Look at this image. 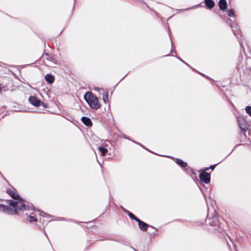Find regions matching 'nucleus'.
<instances>
[{
    "instance_id": "5701e85b",
    "label": "nucleus",
    "mask_w": 251,
    "mask_h": 251,
    "mask_svg": "<svg viewBox=\"0 0 251 251\" xmlns=\"http://www.w3.org/2000/svg\"><path fill=\"white\" fill-rule=\"evenodd\" d=\"M240 44L241 46L243 47V43H242V42H240Z\"/></svg>"
},
{
    "instance_id": "412c9836",
    "label": "nucleus",
    "mask_w": 251,
    "mask_h": 251,
    "mask_svg": "<svg viewBox=\"0 0 251 251\" xmlns=\"http://www.w3.org/2000/svg\"><path fill=\"white\" fill-rule=\"evenodd\" d=\"M216 166V164H215V165H211V166L209 168H209V169H212V170H214V168H215Z\"/></svg>"
},
{
    "instance_id": "2eb2a0df",
    "label": "nucleus",
    "mask_w": 251,
    "mask_h": 251,
    "mask_svg": "<svg viewBox=\"0 0 251 251\" xmlns=\"http://www.w3.org/2000/svg\"><path fill=\"white\" fill-rule=\"evenodd\" d=\"M45 79H46V81L48 83H49L50 84H51V83H52L53 82V81L54 80V78L50 74H47L45 76Z\"/></svg>"
},
{
    "instance_id": "39448f33",
    "label": "nucleus",
    "mask_w": 251,
    "mask_h": 251,
    "mask_svg": "<svg viewBox=\"0 0 251 251\" xmlns=\"http://www.w3.org/2000/svg\"><path fill=\"white\" fill-rule=\"evenodd\" d=\"M206 224H208L212 227H214L215 229L219 226V222L218 220V218L214 216L212 218H208L206 220Z\"/></svg>"
},
{
    "instance_id": "1a4fd4ad",
    "label": "nucleus",
    "mask_w": 251,
    "mask_h": 251,
    "mask_svg": "<svg viewBox=\"0 0 251 251\" xmlns=\"http://www.w3.org/2000/svg\"><path fill=\"white\" fill-rule=\"evenodd\" d=\"M95 90L102 91H103V92L102 93V100H103V102L105 103H108V92H105L103 89H100L99 88H95Z\"/></svg>"
},
{
    "instance_id": "a878e982",
    "label": "nucleus",
    "mask_w": 251,
    "mask_h": 251,
    "mask_svg": "<svg viewBox=\"0 0 251 251\" xmlns=\"http://www.w3.org/2000/svg\"><path fill=\"white\" fill-rule=\"evenodd\" d=\"M183 62H184V64H185L186 65H187V66H188V64H187V63L184 62V61H183Z\"/></svg>"
},
{
    "instance_id": "ddd939ff",
    "label": "nucleus",
    "mask_w": 251,
    "mask_h": 251,
    "mask_svg": "<svg viewBox=\"0 0 251 251\" xmlns=\"http://www.w3.org/2000/svg\"><path fill=\"white\" fill-rule=\"evenodd\" d=\"M205 4L207 8L212 9L214 7L215 3L213 0H204Z\"/></svg>"
},
{
    "instance_id": "393cba45",
    "label": "nucleus",
    "mask_w": 251,
    "mask_h": 251,
    "mask_svg": "<svg viewBox=\"0 0 251 251\" xmlns=\"http://www.w3.org/2000/svg\"><path fill=\"white\" fill-rule=\"evenodd\" d=\"M183 62H184V64H185L186 65H187V66H188V64H187V63L184 62V61H183Z\"/></svg>"
},
{
    "instance_id": "cd10ccee",
    "label": "nucleus",
    "mask_w": 251,
    "mask_h": 251,
    "mask_svg": "<svg viewBox=\"0 0 251 251\" xmlns=\"http://www.w3.org/2000/svg\"><path fill=\"white\" fill-rule=\"evenodd\" d=\"M172 46H173V42L171 41Z\"/></svg>"
},
{
    "instance_id": "20e7f679",
    "label": "nucleus",
    "mask_w": 251,
    "mask_h": 251,
    "mask_svg": "<svg viewBox=\"0 0 251 251\" xmlns=\"http://www.w3.org/2000/svg\"><path fill=\"white\" fill-rule=\"evenodd\" d=\"M208 170H209V168H206L204 170L201 171L199 176L200 180L205 183H208L210 180V174L206 172V171Z\"/></svg>"
},
{
    "instance_id": "f03ea898",
    "label": "nucleus",
    "mask_w": 251,
    "mask_h": 251,
    "mask_svg": "<svg viewBox=\"0 0 251 251\" xmlns=\"http://www.w3.org/2000/svg\"><path fill=\"white\" fill-rule=\"evenodd\" d=\"M84 98L91 108L98 109L100 107V104L97 97L88 93L85 94Z\"/></svg>"
},
{
    "instance_id": "423d86ee",
    "label": "nucleus",
    "mask_w": 251,
    "mask_h": 251,
    "mask_svg": "<svg viewBox=\"0 0 251 251\" xmlns=\"http://www.w3.org/2000/svg\"><path fill=\"white\" fill-rule=\"evenodd\" d=\"M28 100L32 105L36 107H39L41 105H43L44 104L43 102L34 96H30L28 99Z\"/></svg>"
},
{
    "instance_id": "6ab92c4d",
    "label": "nucleus",
    "mask_w": 251,
    "mask_h": 251,
    "mask_svg": "<svg viewBox=\"0 0 251 251\" xmlns=\"http://www.w3.org/2000/svg\"><path fill=\"white\" fill-rule=\"evenodd\" d=\"M228 16L229 17H234V13L233 9H230L228 11Z\"/></svg>"
},
{
    "instance_id": "f3484780",
    "label": "nucleus",
    "mask_w": 251,
    "mask_h": 251,
    "mask_svg": "<svg viewBox=\"0 0 251 251\" xmlns=\"http://www.w3.org/2000/svg\"><path fill=\"white\" fill-rule=\"evenodd\" d=\"M124 211L128 214L129 217L130 218L135 220L136 222L138 221L139 219L137 218L133 214H132V213L127 210H124Z\"/></svg>"
},
{
    "instance_id": "0eeeda50",
    "label": "nucleus",
    "mask_w": 251,
    "mask_h": 251,
    "mask_svg": "<svg viewBox=\"0 0 251 251\" xmlns=\"http://www.w3.org/2000/svg\"><path fill=\"white\" fill-rule=\"evenodd\" d=\"M237 121L240 129L243 131H246L248 129V127L247 123L245 120L243 118H238Z\"/></svg>"
},
{
    "instance_id": "9b49d317",
    "label": "nucleus",
    "mask_w": 251,
    "mask_h": 251,
    "mask_svg": "<svg viewBox=\"0 0 251 251\" xmlns=\"http://www.w3.org/2000/svg\"><path fill=\"white\" fill-rule=\"evenodd\" d=\"M219 6L220 9L222 11H225L227 7V3L226 0H220L219 1Z\"/></svg>"
},
{
    "instance_id": "4be33fe9",
    "label": "nucleus",
    "mask_w": 251,
    "mask_h": 251,
    "mask_svg": "<svg viewBox=\"0 0 251 251\" xmlns=\"http://www.w3.org/2000/svg\"><path fill=\"white\" fill-rule=\"evenodd\" d=\"M177 58L179 60H180V61H181L183 62V60H182L180 58H179V57H177Z\"/></svg>"
},
{
    "instance_id": "4468645a",
    "label": "nucleus",
    "mask_w": 251,
    "mask_h": 251,
    "mask_svg": "<svg viewBox=\"0 0 251 251\" xmlns=\"http://www.w3.org/2000/svg\"><path fill=\"white\" fill-rule=\"evenodd\" d=\"M175 159V162L179 165L180 167L182 168H185L187 166V164L186 162H184L182 160L177 158H174Z\"/></svg>"
},
{
    "instance_id": "6e6552de",
    "label": "nucleus",
    "mask_w": 251,
    "mask_h": 251,
    "mask_svg": "<svg viewBox=\"0 0 251 251\" xmlns=\"http://www.w3.org/2000/svg\"><path fill=\"white\" fill-rule=\"evenodd\" d=\"M138 223V226L140 228V229L143 231H146L149 225L146 224V223L142 221L140 219H139L138 221H137Z\"/></svg>"
},
{
    "instance_id": "f257e3e1",
    "label": "nucleus",
    "mask_w": 251,
    "mask_h": 251,
    "mask_svg": "<svg viewBox=\"0 0 251 251\" xmlns=\"http://www.w3.org/2000/svg\"><path fill=\"white\" fill-rule=\"evenodd\" d=\"M7 193L14 199L8 200V206L0 204V211L5 213L13 214H18L20 211L26 210V204L23 200L18 199L19 196L14 188H10L7 190Z\"/></svg>"
},
{
    "instance_id": "9d476101",
    "label": "nucleus",
    "mask_w": 251,
    "mask_h": 251,
    "mask_svg": "<svg viewBox=\"0 0 251 251\" xmlns=\"http://www.w3.org/2000/svg\"><path fill=\"white\" fill-rule=\"evenodd\" d=\"M231 27L232 30L234 34V35L238 38H239V36H241V31L239 29V27L237 25H235L234 26H232L231 25Z\"/></svg>"
},
{
    "instance_id": "b1692460",
    "label": "nucleus",
    "mask_w": 251,
    "mask_h": 251,
    "mask_svg": "<svg viewBox=\"0 0 251 251\" xmlns=\"http://www.w3.org/2000/svg\"><path fill=\"white\" fill-rule=\"evenodd\" d=\"M183 62H184V64H185L186 65H187V66H188V64H187V63L184 62V61H183Z\"/></svg>"
},
{
    "instance_id": "a211bd4d",
    "label": "nucleus",
    "mask_w": 251,
    "mask_h": 251,
    "mask_svg": "<svg viewBox=\"0 0 251 251\" xmlns=\"http://www.w3.org/2000/svg\"><path fill=\"white\" fill-rule=\"evenodd\" d=\"M245 111L251 117V106H246L245 108Z\"/></svg>"
},
{
    "instance_id": "aec40b11",
    "label": "nucleus",
    "mask_w": 251,
    "mask_h": 251,
    "mask_svg": "<svg viewBox=\"0 0 251 251\" xmlns=\"http://www.w3.org/2000/svg\"><path fill=\"white\" fill-rule=\"evenodd\" d=\"M41 215L43 216V217H49L50 216L46 214V213L45 212H42V214H41Z\"/></svg>"
},
{
    "instance_id": "dca6fc26",
    "label": "nucleus",
    "mask_w": 251,
    "mask_h": 251,
    "mask_svg": "<svg viewBox=\"0 0 251 251\" xmlns=\"http://www.w3.org/2000/svg\"><path fill=\"white\" fill-rule=\"evenodd\" d=\"M98 150L100 154L102 156H104L108 152V150L103 147H99Z\"/></svg>"
},
{
    "instance_id": "bb28decb",
    "label": "nucleus",
    "mask_w": 251,
    "mask_h": 251,
    "mask_svg": "<svg viewBox=\"0 0 251 251\" xmlns=\"http://www.w3.org/2000/svg\"><path fill=\"white\" fill-rule=\"evenodd\" d=\"M183 62H184V64H185L186 65H187V66H188V64H187V63L184 62V61H183Z\"/></svg>"
},
{
    "instance_id": "f8f14e48",
    "label": "nucleus",
    "mask_w": 251,
    "mask_h": 251,
    "mask_svg": "<svg viewBox=\"0 0 251 251\" xmlns=\"http://www.w3.org/2000/svg\"><path fill=\"white\" fill-rule=\"evenodd\" d=\"M82 123L86 126H90L92 125V123L90 118L86 117H82L81 118Z\"/></svg>"
},
{
    "instance_id": "7ed1b4c3",
    "label": "nucleus",
    "mask_w": 251,
    "mask_h": 251,
    "mask_svg": "<svg viewBox=\"0 0 251 251\" xmlns=\"http://www.w3.org/2000/svg\"><path fill=\"white\" fill-rule=\"evenodd\" d=\"M32 205H26V210H22V212L27 211L28 212L25 213V215L27 216L26 218V220L30 222H36L37 221V216L34 215L33 213L30 212V211L32 210Z\"/></svg>"
}]
</instances>
